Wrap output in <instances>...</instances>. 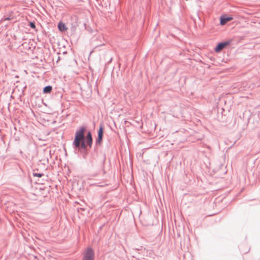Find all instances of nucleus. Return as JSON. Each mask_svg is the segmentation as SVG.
I'll return each instance as SVG.
<instances>
[{
    "label": "nucleus",
    "mask_w": 260,
    "mask_h": 260,
    "mask_svg": "<svg viewBox=\"0 0 260 260\" xmlns=\"http://www.w3.org/2000/svg\"><path fill=\"white\" fill-rule=\"evenodd\" d=\"M93 140L91 132L89 131L87 132L86 135L85 140L81 141L79 143V146H76V145H73V147L75 149H78V150H83L85 151L87 150V147H89V148H91L92 146Z\"/></svg>",
    "instance_id": "f257e3e1"
},
{
    "label": "nucleus",
    "mask_w": 260,
    "mask_h": 260,
    "mask_svg": "<svg viewBox=\"0 0 260 260\" xmlns=\"http://www.w3.org/2000/svg\"><path fill=\"white\" fill-rule=\"evenodd\" d=\"M85 131V127L84 126H81L78 131H76L73 145H76V146H78L80 142L85 140L86 136L84 135Z\"/></svg>",
    "instance_id": "f03ea898"
},
{
    "label": "nucleus",
    "mask_w": 260,
    "mask_h": 260,
    "mask_svg": "<svg viewBox=\"0 0 260 260\" xmlns=\"http://www.w3.org/2000/svg\"><path fill=\"white\" fill-rule=\"evenodd\" d=\"M94 252L93 249L88 247L86 248L83 253V257L82 260H94Z\"/></svg>",
    "instance_id": "7ed1b4c3"
},
{
    "label": "nucleus",
    "mask_w": 260,
    "mask_h": 260,
    "mask_svg": "<svg viewBox=\"0 0 260 260\" xmlns=\"http://www.w3.org/2000/svg\"><path fill=\"white\" fill-rule=\"evenodd\" d=\"M231 42V41L229 40L225 42H220L217 44L216 47L215 48V51L216 52H220L223 48L229 45Z\"/></svg>",
    "instance_id": "20e7f679"
},
{
    "label": "nucleus",
    "mask_w": 260,
    "mask_h": 260,
    "mask_svg": "<svg viewBox=\"0 0 260 260\" xmlns=\"http://www.w3.org/2000/svg\"><path fill=\"white\" fill-rule=\"evenodd\" d=\"M232 19V17H221L220 19V24L224 25Z\"/></svg>",
    "instance_id": "39448f33"
},
{
    "label": "nucleus",
    "mask_w": 260,
    "mask_h": 260,
    "mask_svg": "<svg viewBox=\"0 0 260 260\" xmlns=\"http://www.w3.org/2000/svg\"><path fill=\"white\" fill-rule=\"evenodd\" d=\"M104 133V125L103 123H101L100 125L99 129L98 131V136L103 137Z\"/></svg>",
    "instance_id": "423d86ee"
},
{
    "label": "nucleus",
    "mask_w": 260,
    "mask_h": 260,
    "mask_svg": "<svg viewBox=\"0 0 260 260\" xmlns=\"http://www.w3.org/2000/svg\"><path fill=\"white\" fill-rule=\"evenodd\" d=\"M58 28L61 31H64L67 29V27L66 25L61 22H59L58 24Z\"/></svg>",
    "instance_id": "0eeeda50"
},
{
    "label": "nucleus",
    "mask_w": 260,
    "mask_h": 260,
    "mask_svg": "<svg viewBox=\"0 0 260 260\" xmlns=\"http://www.w3.org/2000/svg\"><path fill=\"white\" fill-rule=\"evenodd\" d=\"M52 89V87L50 85H48L45 86L43 88V93H50L51 92Z\"/></svg>",
    "instance_id": "6e6552de"
},
{
    "label": "nucleus",
    "mask_w": 260,
    "mask_h": 260,
    "mask_svg": "<svg viewBox=\"0 0 260 260\" xmlns=\"http://www.w3.org/2000/svg\"><path fill=\"white\" fill-rule=\"evenodd\" d=\"M103 137L98 136V138L95 141V144L96 145H100L102 143Z\"/></svg>",
    "instance_id": "1a4fd4ad"
},
{
    "label": "nucleus",
    "mask_w": 260,
    "mask_h": 260,
    "mask_svg": "<svg viewBox=\"0 0 260 260\" xmlns=\"http://www.w3.org/2000/svg\"><path fill=\"white\" fill-rule=\"evenodd\" d=\"M44 175L43 173H38L36 172L33 173V176L35 177H42Z\"/></svg>",
    "instance_id": "9d476101"
},
{
    "label": "nucleus",
    "mask_w": 260,
    "mask_h": 260,
    "mask_svg": "<svg viewBox=\"0 0 260 260\" xmlns=\"http://www.w3.org/2000/svg\"><path fill=\"white\" fill-rule=\"evenodd\" d=\"M11 18L10 17H4L1 19V21H6V20H10Z\"/></svg>",
    "instance_id": "9b49d317"
},
{
    "label": "nucleus",
    "mask_w": 260,
    "mask_h": 260,
    "mask_svg": "<svg viewBox=\"0 0 260 260\" xmlns=\"http://www.w3.org/2000/svg\"><path fill=\"white\" fill-rule=\"evenodd\" d=\"M29 26L32 28H35L36 27V25L34 22H30L29 24Z\"/></svg>",
    "instance_id": "f8f14e48"
},
{
    "label": "nucleus",
    "mask_w": 260,
    "mask_h": 260,
    "mask_svg": "<svg viewBox=\"0 0 260 260\" xmlns=\"http://www.w3.org/2000/svg\"><path fill=\"white\" fill-rule=\"evenodd\" d=\"M104 161H103V162H102L101 165V169L102 170L103 168V167H104Z\"/></svg>",
    "instance_id": "ddd939ff"
}]
</instances>
